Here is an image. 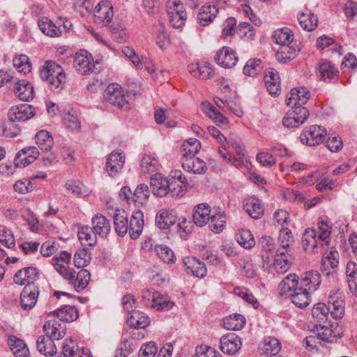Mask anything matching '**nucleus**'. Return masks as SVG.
<instances>
[{
  "label": "nucleus",
  "instance_id": "nucleus-35",
  "mask_svg": "<svg viewBox=\"0 0 357 357\" xmlns=\"http://www.w3.org/2000/svg\"><path fill=\"white\" fill-rule=\"evenodd\" d=\"M96 234L91 227L82 226L79 228L77 236L81 244L84 246L93 247L97 243Z\"/></svg>",
  "mask_w": 357,
  "mask_h": 357
},
{
  "label": "nucleus",
  "instance_id": "nucleus-12",
  "mask_svg": "<svg viewBox=\"0 0 357 357\" xmlns=\"http://www.w3.org/2000/svg\"><path fill=\"white\" fill-rule=\"evenodd\" d=\"M38 294V288L35 284H26L20 294L22 307L25 310L32 309L36 304Z\"/></svg>",
  "mask_w": 357,
  "mask_h": 357
},
{
  "label": "nucleus",
  "instance_id": "nucleus-41",
  "mask_svg": "<svg viewBox=\"0 0 357 357\" xmlns=\"http://www.w3.org/2000/svg\"><path fill=\"white\" fill-rule=\"evenodd\" d=\"M61 324L57 321H47L43 326V331L45 333V337H51L52 340H59L64 335L63 331H60Z\"/></svg>",
  "mask_w": 357,
  "mask_h": 357
},
{
  "label": "nucleus",
  "instance_id": "nucleus-30",
  "mask_svg": "<svg viewBox=\"0 0 357 357\" xmlns=\"http://www.w3.org/2000/svg\"><path fill=\"white\" fill-rule=\"evenodd\" d=\"M176 222V218L172 211L162 210L155 216V224L161 229L170 228Z\"/></svg>",
  "mask_w": 357,
  "mask_h": 357
},
{
  "label": "nucleus",
  "instance_id": "nucleus-48",
  "mask_svg": "<svg viewBox=\"0 0 357 357\" xmlns=\"http://www.w3.org/2000/svg\"><path fill=\"white\" fill-rule=\"evenodd\" d=\"M236 241L245 249H251L255 245V238L250 230L242 229L236 235Z\"/></svg>",
  "mask_w": 357,
  "mask_h": 357
},
{
  "label": "nucleus",
  "instance_id": "nucleus-47",
  "mask_svg": "<svg viewBox=\"0 0 357 357\" xmlns=\"http://www.w3.org/2000/svg\"><path fill=\"white\" fill-rule=\"evenodd\" d=\"M226 216L223 213H218L209 218L208 227L215 234L222 232L225 227Z\"/></svg>",
  "mask_w": 357,
  "mask_h": 357
},
{
  "label": "nucleus",
  "instance_id": "nucleus-51",
  "mask_svg": "<svg viewBox=\"0 0 357 357\" xmlns=\"http://www.w3.org/2000/svg\"><path fill=\"white\" fill-rule=\"evenodd\" d=\"M156 255L165 263L173 264L175 262L174 252L165 245H156L154 248Z\"/></svg>",
  "mask_w": 357,
  "mask_h": 357
},
{
  "label": "nucleus",
  "instance_id": "nucleus-45",
  "mask_svg": "<svg viewBox=\"0 0 357 357\" xmlns=\"http://www.w3.org/2000/svg\"><path fill=\"white\" fill-rule=\"evenodd\" d=\"M36 142L41 151H49L54 144L52 137L46 130H40L36 135Z\"/></svg>",
  "mask_w": 357,
  "mask_h": 357
},
{
  "label": "nucleus",
  "instance_id": "nucleus-13",
  "mask_svg": "<svg viewBox=\"0 0 357 357\" xmlns=\"http://www.w3.org/2000/svg\"><path fill=\"white\" fill-rule=\"evenodd\" d=\"M61 20L52 21L47 17H42L38 20V25L40 31L46 36L54 38L61 36L60 30Z\"/></svg>",
  "mask_w": 357,
  "mask_h": 357
},
{
  "label": "nucleus",
  "instance_id": "nucleus-33",
  "mask_svg": "<svg viewBox=\"0 0 357 357\" xmlns=\"http://www.w3.org/2000/svg\"><path fill=\"white\" fill-rule=\"evenodd\" d=\"M22 275L26 278V284H34L33 282L39 278V271L35 267H26L17 271L13 277L15 283H22L20 279Z\"/></svg>",
  "mask_w": 357,
  "mask_h": 357
},
{
  "label": "nucleus",
  "instance_id": "nucleus-16",
  "mask_svg": "<svg viewBox=\"0 0 357 357\" xmlns=\"http://www.w3.org/2000/svg\"><path fill=\"white\" fill-rule=\"evenodd\" d=\"M241 340L235 333H229L223 335L220 340V349L228 354H234L241 347Z\"/></svg>",
  "mask_w": 357,
  "mask_h": 357
},
{
  "label": "nucleus",
  "instance_id": "nucleus-56",
  "mask_svg": "<svg viewBox=\"0 0 357 357\" xmlns=\"http://www.w3.org/2000/svg\"><path fill=\"white\" fill-rule=\"evenodd\" d=\"M13 62V66L18 69L19 72H22L24 74L29 73L31 70V63L29 57L24 54L15 57Z\"/></svg>",
  "mask_w": 357,
  "mask_h": 357
},
{
  "label": "nucleus",
  "instance_id": "nucleus-31",
  "mask_svg": "<svg viewBox=\"0 0 357 357\" xmlns=\"http://www.w3.org/2000/svg\"><path fill=\"white\" fill-rule=\"evenodd\" d=\"M36 347L38 351L46 356H53L56 354L54 342L51 337L39 336L36 341Z\"/></svg>",
  "mask_w": 357,
  "mask_h": 357
},
{
  "label": "nucleus",
  "instance_id": "nucleus-36",
  "mask_svg": "<svg viewBox=\"0 0 357 357\" xmlns=\"http://www.w3.org/2000/svg\"><path fill=\"white\" fill-rule=\"evenodd\" d=\"M54 315H56L59 320L65 322H72L78 318V310L76 307L70 305H63L54 310Z\"/></svg>",
  "mask_w": 357,
  "mask_h": 357
},
{
  "label": "nucleus",
  "instance_id": "nucleus-62",
  "mask_svg": "<svg viewBox=\"0 0 357 357\" xmlns=\"http://www.w3.org/2000/svg\"><path fill=\"white\" fill-rule=\"evenodd\" d=\"M168 194L169 193L172 197H182L187 190L175 180H168Z\"/></svg>",
  "mask_w": 357,
  "mask_h": 357
},
{
  "label": "nucleus",
  "instance_id": "nucleus-4",
  "mask_svg": "<svg viewBox=\"0 0 357 357\" xmlns=\"http://www.w3.org/2000/svg\"><path fill=\"white\" fill-rule=\"evenodd\" d=\"M294 260L292 248H278L275 256L274 268L279 273L287 272Z\"/></svg>",
  "mask_w": 357,
  "mask_h": 357
},
{
  "label": "nucleus",
  "instance_id": "nucleus-23",
  "mask_svg": "<svg viewBox=\"0 0 357 357\" xmlns=\"http://www.w3.org/2000/svg\"><path fill=\"white\" fill-rule=\"evenodd\" d=\"M188 70L193 77L202 79H209L214 74L211 65L207 63H191L188 66Z\"/></svg>",
  "mask_w": 357,
  "mask_h": 357
},
{
  "label": "nucleus",
  "instance_id": "nucleus-42",
  "mask_svg": "<svg viewBox=\"0 0 357 357\" xmlns=\"http://www.w3.org/2000/svg\"><path fill=\"white\" fill-rule=\"evenodd\" d=\"M273 38L277 44L281 46L290 45L293 41L294 35L290 29L284 27L275 31Z\"/></svg>",
  "mask_w": 357,
  "mask_h": 357
},
{
  "label": "nucleus",
  "instance_id": "nucleus-46",
  "mask_svg": "<svg viewBox=\"0 0 357 357\" xmlns=\"http://www.w3.org/2000/svg\"><path fill=\"white\" fill-rule=\"evenodd\" d=\"M296 55V50L293 46H281L275 54L276 59L282 63H286L292 60Z\"/></svg>",
  "mask_w": 357,
  "mask_h": 357
},
{
  "label": "nucleus",
  "instance_id": "nucleus-59",
  "mask_svg": "<svg viewBox=\"0 0 357 357\" xmlns=\"http://www.w3.org/2000/svg\"><path fill=\"white\" fill-rule=\"evenodd\" d=\"M280 246L279 248H291L294 242L291 231L288 228H282L279 234Z\"/></svg>",
  "mask_w": 357,
  "mask_h": 357
},
{
  "label": "nucleus",
  "instance_id": "nucleus-55",
  "mask_svg": "<svg viewBox=\"0 0 357 357\" xmlns=\"http://www.w3.org/2000/svg\"><path fill=\"white\" fill-rule=\"evenodd\" d=\"M183 155H192L195 156L201 149V143L199 140L195 138H190L182 145Z\"/></svg>",
  "mask_w": 357,
  "mask_h": 357
},
{
  "label": "nucleus",
  "instance_id": "nucleus-52",
  "mask_svg": "<svg viewBox=\"0 0 357 357\" xmlns=\"http://www.w3.org/2000/svg\"><path fill=\"white\" fill-rule=\"evenodd\" d=\"M66 188L68 192L77 196H86L89 193L87 188L79 181H68Z\"/></svg>",
  "mask_w": 357,
  "mask_h": 357
},
{
  "label": "nucleus",
  "instance_id": "nucleus-1",
  "mask_svg": "<svg viewBox=\"0 0 357 357\" xmlns=\"http://www.w3.org/2000/svg\"><path fill=\"white\" fill-rule=\"evenodd\" d=\"M318 231L314 229H306L303 234L301 244L305 252L317 253L321 248L328 246L331 242V227L323 219L318 222Z\"/></svg>",
  "mask_w": 357,
  "mask_h": 357
},
{
  "label": "nucleus",
  "instance_id": "nucleus-2",
  "mask_svg": "<svg viewBox=\"0 0 357 357\" xmlns=\"http://www.w3.org/2000/svg\"><path fill=\"white\" fill-rule=\"evenodd\" d=\"M335 319L342 317L344 313V301L341 293L331 294L328 298V305L322 303H317L312 310V315L318 321L326 319L328 314Z\"/></svg>",
  "mask_w": 357,
  "mask_h": 357
},
{
  "label": "nucleus",
  "instance_id": "nucleus-54",
  "mask_svg": "<svg viewBox=\"0 0 357 357\" xmlns=\"http://www.w3.org/2000/svg\"><path fill=\"white\" fill-rule=\"evenodd\" d=\"M91 253L86 248L77 250L74 255V264L77 268L86 266L91 261Z\"/></svg>",
  "mask_w": 357,
  "mask_h": 357
},
{
  "label": "nucleus",
  "instance_id": "nucleus-7",
  "mask_svg": "<svg viewBox=\"0 0 357 357\" xmlns=\"http://www.w3.org/2000/svg\"><path fill=\"white\" fill-rule=\"evenodd\" d=\"M183 8L179 0H169L167 13L169 22L174 28H180L185 24L187 14Z\"/></svg>",
  "mask_w": 357,
  "mask_h": 357
},
{
  "label": "nucleus",
  "instance_id": "nucleus-38",
  "mask_svg": "<svg viewBox=\"0 0 357 357\" xmlns=\"http://www.w3.org/2000/svg\"><path fill=\"white\" fill-rule=\"evenodd\" d=\"M8 345L16 357H29V350L24 342L15 336L8 338Z\"/></svg>",
  "mask_w": 357,
  "mask_h": 357
},
{
  "label": "nucleus",
  "instance_id": "nucleus-64",
  "mask_svg": "<svg viewBox=\"0 0 357 357\" xmlns=\"http://www.w3.org/2000/svg\"><path fill=\"white\" fill-rule=\"evenodd\" d=\"M157 348L154 342L143 344L139 351V357H155Z\"/></svg>",
  "mask_w": 357,
  "mask_h": 357
},
{
  "label": "nucleus",
  "instance_id": "nucleus-14",
  "mask_svg": "<svg viewBox=\"0 0 357 357\" xmlns=\"http://www.w3.org/2000/svg\"><path fill=\"white\" fill-rule=\"evenodd\" d=\"M181 162L183 169L188 172L202 174L207 169L206 165L204 160L192 155H183Z\"/></svg>",
  "mask_w": 357,
  "mask_h": 357
},
{
  "label": "nucleus",
  "instance_id": "nucleus-44",
  "mask_svg": "<svg viewBox=\"0 0 357 357\" xmlns=\"http://www.w3.org/2000/svg\"><path fill=\"white\" fill-rule=\"evenodd\" d=\"M346 273L349 289L354 294L357 295V264L353 261L348 262Z\"/></svg>",
  "mask_w": 357,
  "mask_h": 357
},
{
  "label": "nucleus",
  "instance_id": "nucleus-58",
  "mask_svg": "<svg viewBox=\"0 0 357 357\" xmlns=\"http://www.w3.org/2000/svg\"><path fill=\"white\" fill-rule=\"evenodd\" d=\"M65 126L72 130H78L81 128V123L76 114L69 112L63 116Z\"/></svg>",
  "mask_w": 357,
  "mask_h": 357
},
{
  "label": "nucleus",
  "instance_id": "nucleus-6",
  "mask_svg": "<svg viewBox=\"0 0 357 357\" xmlns=\"http://www.w3.org/2000/svg\"><path fill=\"white\" fill-rule=\"evenodd\" d=\"M113 6L110 1H102L96 7L93 11L94 22L99 26L108 25L113 17Z\"/></svg>",
  "mask_w": 357,
  "mask_h": 357
},
{
  "label": "nucleus",
  "instance_id": "nucleus-17",
  "mask_svg": "<svg viewBox=\"0 0 357 357\" xmlns=\"http://www.w3.org/2000/svg\"><path fill=\"white\" fill-rule=\"evenodd\" d=\"M144 225V213L139 210L133 211L129 225L128 230L132 239H137L141 235Z\"/></svg>",
  "mask_w": 357,
  "mask_h": 357
},
{
  "label": "nucleus",
  "instance_id": "nucleus-24",
  "mask_svg": "<svg viewBox=\"0 0 357 357\" xmlns=\"http://www.w3.org/2000/svg\"><path fill=\"white\" fill-rule=\"evenodd\" d=\"M218 12L216 5L205 4L197 15V23L203 26L208 25L215 17Z\"/></svg>",
  "mask_w": 357,
  "mask_h": 357
},
{
  "label": "nucleus",
  "instance_id": "nucleus-57",
  "mask_svg": "<svg viewBox=\"0 0 357 357\" xmlns=\"http://www.w3.org/2000/svg\"><path fill=\"white\" fill-rule=\"evenodd\" d=\"M0 244L7 248H12L15 245V240L11 230L3 228L0 231Z\"/></svg>",
  "mask_w": 357,
  "mask_h": 357
},
{
  "label": "nucleus",
  "instance_id": "nucleus-60",
  "mask_svg": "<svg viewBox=\"0 0 357 357\" xmlns=\"http://www.w3.org/2000/svg\"><path fill=\"white\" fill-rule=\"evenodd\" d=\"M62 350L63 355L65 357H76L78 346L77 343L70 338L65 340Z\"/></svg>",
  "mask_w": 357,
  "mask_h": 357
},
{
  "label": "nucleus",
  "instance_id": "nucleus-11",
  "mask_svg": "<svg viewBox=\"0 0 357 357\" xmlns=\"http://www.w3.org/2000/svg\"><path fill=\"white\" fill-rule=\"evenodd\" d=\"M183 264L187 274L199 278H203L206 275L207 269L206 264L199 259L192 256H187L183 259Z\"/></svg>",
  "mask_w": 357,
  "mask_h": 357
},
{
  "label": "nucleus",
  "instance_id": "nucleus-40",
  "mask_svg": "<svg viewBox=\"0 0 357 357\" xmlns=\"http://www.w3.org/2000/svg\"><path fill=\"white\" fill-rule=\"evenodd\" d=\"M225 328L230 331H239L245 325V318L240 314L229 315L222 320Z\"/></svg>",
  "mask_w": 357,
  "mask_h": 357
},
{
  "label": "nucleus",
  "instance_id": "nucleus-3",
  "mask_svg": "<svg viewBox=\"0 0 357 357\" xmlns=\"http://www.w3.org/2000/svg\"><path fill=\"white\" fill-rule=\"evenodd\" d=\"M41 79L49 84L52 91H59L66 82V75L62 67L53 61H46L40 70Z\"/></svg>",
  "mask_w": 357,
  "mask_h": 357
},
{
  "label": "nucleus",
  "instance_id": "nucleus-10",
  "mask_svg": "<svg viewBox=\"0 0 357 357\" xmlns=\"http://www.w3.org/2000/svg\"><path fill=\"white\" fill-rule=\"evenodd\" d=\"M91 55L85 50H80L74 56V68L82 75L95 70V65L91 61Z\"/></svg>",
  "mask_w": 357,
  "mask_h": 357
},
{
  "label": "nucleus",
  "instance_id": "nucleus-5",
  "mask_svg": "<svg viewBox=\"0 0 357 357\" xmlns=\"http://www.w3.org/2000/svg\"><path fill=\"white\" fill-rule=\"evenodd\" d=\"M326 130L317 125L307 128L300 135V140L303 144L310 146L319 145L324 142Z\"/></svg>",
  "mask_w": 357,
  "mask_h": 357
},
{
  "label": "nucleus",
  "instance_id": "nucleus-20",
  "mask_svg": "<svg viewBox=\"0 0 357 357\" xmlns=\"http://www.w3.org/2000/svg\"><path fill=\"white\" fill-rule=\"evenodd\" d=\"M317 70L319 76L326 82H329L338 77L339 71L331 61L322 60L319 63Z\"/></svg>",
  "mask_w": 357,
  "mask_h": 357
},
{
  "label": "nucleus",
  "instance_id": "nucleus-49",
  "mask_svg": "<svg viewBox=\"0 0 357 357\" xmlns=\"http://www.w3.org/2000/svg\"><path fill=\"white\" fill-rule=\"evenodd\" d=\"M151 191L147 185L142 183L137 185L133 192L132 202L144 205L148 201Z\"/></svg>",
  "mask_w": 357,
  "mask_h": 357
},
{
  "label": "nucleus",
  "instance_id": "nucleus-61",
  "mask_svg": "<svg viewBox=\"0 0 357 357\" xmlns=\"http://www.w3.org/2000/svg\"><path fill=\"white\" fill-rule=\"evenodd\" d=\"M261 61L258 59H250L243 68V73L248 76H253L257 74L260 68Z\"/></svg>",
  "mask_w": 357,
  "mask_h": 357
},
{
  "label": "nucleus",
  "instance_id": "nucleus-32",
  "mask_svg": "<svg viewBox=\"0 0 357 357\" xmlns=\"http://www.w3.org/2000/svg\"><path fill=\"white\" fill-rule=\"evenodd\" d=\"M113 219L116 232L119 236H124L128 230V221L125 211L116 210Z\"/></svg>",
  "mask_w": 357,
  "mask_h": 357
},
{
  "label": "nucleus",
  "instance_id": "nucleus-15",
  "mask_svg": "<svg viewBox=\"0 0 357 357\" xmlns=\"http://www.w3.org/2000/svg\"><path fill=\"white\" fill-rule=\"evenodd\" d=\"M215 60L220 66L225 68H230L236 65L238 57L232 49L224 47L217 52Z\"/></svg>",
  "mask_w": 357,
  "mask_h": 357
},
{
  "label": "nucleus",
  "instance_id": "nucleus-18",
  "mask_svg": "<svg viewBox=\"0 0 357 357\" xmlns=\"http://www.w3.org/2000/svg\"><path fill=\"white\" fill-rule=\"evenodd\" d=\"M150 185L155 196L162 197L168 194V180L161 174L151 176Z\"/></svg>",
  "mask_w": 357,
  "mask_h": 357
},
{
  "label": "nucleus",
  "instance_id": "nucleus-28",
  "mask_svg": "<svg viewBox=\"0 0 357 357\" xmlns=\"http://www.w3.org/2000/svg\"><path fill=\"white\" fill-rule=\"evenodd\" d=\"M211 207L206 204H199L195 208L192 215L194 223L199 227L204 226L209 221Z\"/></svg>",
  "mask_w": 357,
  "mask_h": 357
},
{
  "label": "nucleus",
  "instance_id": "nucleus-9",
  "mask_svg": "<svg viewBox=\"0 0 357 357\" xmlns=\"http://www.w3.org/2000/svg\"><path fill=\"white\" fill-rule=\"evenodd\" d=\"M321 282V275L317 271H310L303 273L299 278V287L298 290L307 289V291H315Z\"/></svg>",
  "mask_w": 357,
  "mask_h": 357
},
{
  "label": "nucleus",
  "instance_id": "nucleus-22",
  "mask_svg": "<svg viewBox=\"0 0 357 357\" xmlns=\"http://www.w3.org/2000/svg\"><path fill=\"white\" fill-rule=\"evenodd\" d=\"M105 98L108 102L119 107H122L128 103L121 89L114 84L107 86Z\"/></svg>",
  "mask_w": 357,
  "mask_h": 357
},
{
  "label": "nucleus",
  "instance_id": "nucleus-21",
  "mask_svg": "<svg viewBox=\"0 0 357 357\" xmlns=\"http://www.w3.org/2000/svg\"><path fill=\"white\" fill-rule=\"evenodd\" d=\"M92 229L95 234L104 238L110 231L111 226L107 218L100 213H97L92 218Z\"/></svg>",
  "mask_w": 357,
  "mask_h": 357
},
{
  "label": "nucleus",
  "instance_id": "nucleus-29",
  "mask_svg": "<svg viewBox=\"0 0 357 357\" xmlns=\"http://www.w3.org/2000/svg\"><path fill=\"white\" fill-rule=\"evenodd\" d=\"M310 97L309 91L304 87L294 88L291 90L290 96L287 100V105H305Z\"/></svg>",
  "mask_w": 357,
  "mask_h": 357
},
{
  "label": "nucleus",
  "instance_id": "nucleus-37",
  "mask_svg": "<svg viewBox=\"0 0 357 357\" xmlns=\"http://www.w3.org/2000/svg\"><path fill=\"white\" fill-rule=\"evenodd\" d=\"M128 324L134 328H144L150 323L149 317L144 312L136 310L127 319Z\"/></svg>",
  "mask_w": 357,
  "mask_h": 357
},
{
  "label": "nucleus",
  "instance_id": "nucleus-43",
  "mask_svg": "<svg viewBox=\"0 0 357 357\" xmlns=\"http://www.w3.org/2000/svg\"><path fill=\"white\" fill-rule=\"evenodd\" d=\"M174 303L167 296H163L158 291L153 292L151 307L158 311L168 310L172 307Z\"/></svg>",
  "mask_w": 357,
  "mask_h": 357
},
{
  "label": "nucleus",
  "instance_id": "nucleus-25",
  "mask_svg": "<svg viewBox=\"0 0 357 357\" xmlns=\"http://www.w3.org/2000/svg\"><path fill=\"white\" fill-rule=\"evenodd\" d=\"M16 96L23 101H29L33 98V86L25 79L19 80L14 86Z\"/></svg>",
  "mask_w": 357,
  "mask_h": 357
},
{
  "label": "nucleus",
  "instance_id": "nucleus-53",
  "mask_svg": "<svg viewBox=\"0 0 357 357\" xmlns=\"http://www.w3.org/2000/svg\"><path fill=\"white\" fill-rule=\"evenodd\" d=\"M280 349V342L278 339L268 337L264 340L263 351L265 354L275 356Z\"/></svg>",
  "mask_w": 357,
  "mask_h": 357
},
{
  "label": "nucleus",
  "instance_id": "nucleus-39",
  "mask_svg": "<svg viewBox=\"0 0 357 357\" xmlns=\"http://www.w3.org/2000/svg\"><path fill=\"white\" fill-rule=\"evenodd\" d=\"M311 291H307V289L299 291L298 288L294 291L293 294H290L292 303L300 308H304L310 305L311 302Z\"/></svg>",
  "mask_w": 357,
  "mask_h": 357
},
{
  "label": "nucleus",
  "instance_id": "nucleus-19",
  "mask_svg": "<svg viewBox=\"0 0 357 357\" xmlns=\"http://www.w3.org/2000/svg\"><path fill=\"white\" fill-rule=\"evenodd\" d=\"M124 163V157L121 153L112 152L107 160L106 171L108 174L114 177L116 176L123 167Z\"/></svg>",
  "mask_w": 357,
  "mask_h": 357
},
{
  "label": "nucleus",
  "instance_id": "nucleus-27",
  "mask_svg": "<svg viewBox=\"0 0 357 357\" xmlns=\"http://www.w3.org/2000/svg\"><path fill=\"white\" fill-rule=\"evenodd\" d=\"M299 287V278L296 274L287 275L279 284L280 294L289 295Z\"/></svg>",
  "mask_w": 357,
  "mask_h": 357
},
{
  "label": "nucleus",
  "instance_id": "nucleus-34",
  "mask_svg": "<svg viewBox=\"0 0 357 357\" xmlns=\"http://www.w3.org/2000/svg\"><path fill=\"white\" fill-rule=\"evenodd\" d=\"M244 209L254 219H259L264 214L261 202L256 197L248 199L244 204Z\"/></svg>",
  "mask_w": 357,
  "mask_h": 357
},
{
  "label": "nucleus",
  "instance_id": "nucleus-8",
  "mask_svg": "<svg viewBox=\"0 0 357 357\" xmlns=\"http://www.w3.org/2000/svg\"><path fill=\"white\" fill-rule=\"evenodd\" d=\"M35 115L34 107L29 104H20L13 106L9 109L8 117L11 123L17 121H25Z\"/></svg>",
  "mask_w": 357,
  "mask_h": 357
},
{
  "label": "nucleus",
  "instance_id": "nucleus-63",
  "mask_svg": "<svg viewBox=\"0 0 357 357\" xmlns=\"http://www.w3.org/2000/svg\"><path fill=\"white\" fill-rule=\"evenodd\" d=\"M197 357H222V356L212 347L200 346L196 348Z\"/></svg>",
  "mask_w": 357,
  "mask_h": 357
},
{
  "label": "nucleus",
  "instance_id": "nucleus-26",
  "mask_svg": "<svg viewBox=\"0 0 357 357\" xmlns=\"http://www.w3.org/2000/svg\"><path fill=\"white\" fill-rule=\"evenodd\" d=\"M298 21L301 26L307 31L314 30L318 25V18L317 15L307 8L305 11L298 13Z\"/></svg>",
  "mask_w": 357,
  "mask_h": 357
},
{
  "label": "nucleus",
  "instance_id": "nucleus-50",
  "mask_svg": "<svg viewBox=\"0 0 357 357\" xmlns=\"http://www.w3.org/2000/svg\"><path fill=\"white\" fill-rule=\"evenodd\" d=\"M91 274L86 269H81L77 274V277L72 284L77 292L84 289L90 280Z\"/></svg>",
  "mask_w": 357,
  "mask_h": 357
}]
</instances>
